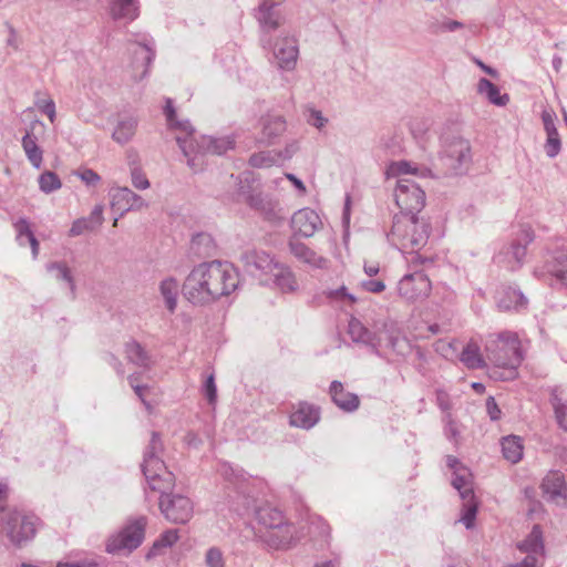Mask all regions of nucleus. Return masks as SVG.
I'll return each instance as SVG.
<instances>
[{
  "label": "nucleus",
  "instance_id": "nucleus-46",
  "mask_svg": "<svg viewBox=\"0 0 567 567\" xmlns=\"http://www.w3.org/2000/svg\"><path fill=\"white\" fill-rule=\"evenodd\" d=\"M39 188L44 194H51L62 187V182L60 177L51 171L43 172L39 178Z\"/></svg>",
  "mask_w": 567,
  "mask_h": 567
},
{
  "label": "nucleus",
  "instance_id": "nucleus-22",
  "mask_svg": "<svg viewBox=\"0 0 567 567\" xmlns=\"http://www.w3.org/2000/svg\"><path fill=\"white\" fill-rule=\"evenodd\" d=\"M534 231L530 227L522 228L517 239L511 244L505 251V259L512 270L522 267L526 256L527 246L534 240Z\"/></svg>",
  "mask_w": 567,
  "mask_h": 567
},
{
  "label": "nucleus",
  "instance_id": "nucleus-60",
  "mask_svg": "<svg viewBox=\"0 0 567 567\" xmlns=\"http://www.w3.org/2000/svg\"><path fill=\"white\" fill-rule=\"evenodd\" d=\"M14 229L18 234V238H21V237H27V238H30L31 236H33V231L31 230L30 228V224L28 221L27 218H19L16 223H14Z\"/></svg>",
  "mask_w": 567,
  "mask_h": 567
},
{
  "label": "nucleus",
  "instance_id": "nucleus-29",
  "mask_svg": "<svg viewBox=\"0 0 567 567\" xmlns=\"http://www.w3.org/2000/svg\"><path fill=\"white\" fill-rule=\"evenodd\" d=\"M137 124L138 120L133 115L120 117L112 133L113 141L121 145L128 143L135 135Z\"/></svg>",
  "mask_w": 567,
  "mask_h": 567
},
{
  "label": "nucleus",
  "instance_id": "nucleus-33",
  "mask_svg": "<svg viewBox=\"0 0 567 567\" xmlns=\"http://www.w3.org/2000/svg\"><path fill=\"white\" fill-rule=\"evenodd\" d=\"M408 174L419 177H439V174L433 173L431 168L424 165H417L416 163L410 161L392 162V176Z\"/></svg>",
  "mask_w": 567,
  "mask_h": 567
},
{
  "label": "nucleus",
  "instance_id": "nucleus-49",
  "mask_svg": "<svg viewBox=\"0 0 567 567\" xmlns=\"http://www.w3.org/2000/svg\"><path fill=\"white\" fill-rule=\"evenodd\" d=\"M463 514L461 517V522L464 524V526L470 529L474 526V520L477 513V504L475 502V497L472 499H463Z\"/></svg>",
  "mask_w": 567,
  "mask_h": 567
},
{
  "label": "nucleus",
  "instance_id": "nucleus-15",
  "mask_svg": "<svg viewBox=\"0 0 567 567\" xmlns=\"http://www.w3.org/2000/svg\"><path fill=\"white\" fill-rule=\"evenodd\" d=\"M235 146V140L230 136H224V137H213V136H202L198 142H196V145L194 147L193 155H197V164L198 166L196 169H193L194 172H197L202 168L203 165V155L206 153L215 154V155H223L228 150L234 148Z\"/></svg>",
  "mask_w": 567,
  "mask_h": 567
},
{
  "label": "nucleus",
  "instance_id": "nucleus-62",
  "mask_svg": "<svg viewBox=\"0 0 567 567\" xmlns=\"http://www.w3.org/2000/svg\"><path fill=\"white\" fill-rule=\"evenodd\" d=\"M328 120L318 110L311 109L309 111L308 123L317 128H322Z\"/></svg>",
  "mask_w": 567,
  "mask_h": 567
},
{
  "label": "nucleus",
  "instance_id": "nucleus-1",
  "mask_svg": "<svg viewBox=\"0 0 567 567\" xmlns=\"http://www.w3.org/2000/svg\"><path fill=\"white\" fill-rule=\"evenodd\" d=\"M164 445L158 432H152L151 440L144 450L142 472L148 486L161 493L159 509L172 523H187L194 512L192 501L181 494L168 493L174 486L175 476L162 460Z\"/></svg>",
  "mask_w": 567,
  "mask_h": 567
},
{
  "label": "nucleus",
  "instance_id": "nucleus-31",
  "mask_svg": "<svg viewBox=\"0 0 567 567\" xmlns=\"http://www.w3.org/2000/svg\"><path fill=\"white\" fill-rule=\"evenodd\" d=\"M348 332L354 342L370 344L374 349L375 353L380 354L378 346L381 341V337H379L377 341L375 336L369 329H367L358 319L352 318L349 321Z\"/></svg>",
  "mask_w": 567,
  "mask_h": 567
},
{
  "label": "nucleus",
  "instance_id": "nucleus-39",
  "mask_svg": "<svg viewBox=\"0 0 567 567\" xmlns=\"http://www.w3.org/2000/svg\"><path fill=\"white\" fill-rule=\"evenodd\" d=\"M237 194L243 196L245 203L248 205L250 196H256L254 184L257 181V176L251 171H245L237 176Z\"/></svg>",
  "mask_w": 567,
  "mask_h": 567
},
{
  "label": "nucleus",
  "instance_id": "nucleus-52",
  "mask_svg": "<svg viewBox=\"0 0 567 567\" xmlns=\"http://www.w3.org/2000/svg\"><path fill=\"white\" fill-rule=\"evenodd\" d=\"M205 563L207 567H225L223 553L217 547H212L206 551Z\"/></svg>",
  "mask_w": 567,
  "mask_h": 567
},
{
  "label": "nucleus",
  "instance_id": "nucleus-18",
  "mask_svg": "<svg viewBox=\"0 0 567 567\" xmlns=\"http://www.w3.org/2000/svg\"><path fill=\"white\" fill-rule=\"evenodd\" d=\"M540 487L548 501L560 506H567V484L563 473L559 471L548 472Z\"/></svg>",
  "mask_w": 567,
  "mask_h": 567
},
{
  "label": "nucleus",
  "instance_id": "nucleus-27",
  "mask_svg": "<svg viewBox=\"0 0 567 567\" xmlns=\"http://www.w3.org/2000/svg\"><path fill=\"white\" fill-rule=\"evenodd\" d=\"M109 12L113 20L132 22L140 16V0H110Z\"/></svg>",
  "mask_w": 567,
  "mask_h": 567
},
{
  "label": "nucleus",
  "instance_id": "nucleus-10",
  "mask_svg": "<svg viewBox=\"0 0 567 567\" xmlns=\"http://www.w3.org/2000/svg\"><path fill=\"white\" fill-rule=\"evenodd\" d=\"M432 289L429 277L419 270L406 274L398 284L399 295L408 301H421L430 296Z\"/></svg>",
  "mask_w": 567,
  "mask_h": 567
},
{
  "label": "nucleus",
  "instance_id": "nucleus-37",
  "mask_svg": "<svg viewBox=\"0 0 567 567\" xmlns=\"http://www.w3.org/2000/svg\"><path fill=\"white\" fill-rule=\"evenodd\" d=\"M460 360L470 369H480L485 365L477 342L471 340L463 349Z\"/></svg>",
  "mask_w": 567,
  "mask_h": 567
},
{
  "label": "nucleus",
  "instance_id": "nucleus-23",
  "mask_svg": "<svg viewBox=\"0 0 567 567\" xmlns=\"http://www.w3.org/2000/svg\"><path fill=\"white\" fill-rule=\"evenodd\" d=\"M172 128L181 130L186 133L185 136H176V142L182 150L184 156L187 158V165L192 169H196L197 164V155H193L194 147L196 145V140L194 137V128L189 121H178L176 117L173 121V125H169Z\"/></svg>",
  "mask_w": 567,
  "mask_h": 567
},
{
  "label": "nucleus",
  "instance_id": "nucleus-50",
  "mask_svg": "<svg viewBox=\"0 0 567 567\" xmlns=\"http://www.w3.org/2000/svg\"><path fill=\"white\" fill-rule=\"evenodd\" d=\"M547 140L545 143V152L548 157L554 158L556 157L561 148V142L558 134V131L548 132L546 133Z\"/></svg>",
  "mask_w": 567,
  "mask_h": 567
},
{
  "label": "nucleus",
  "instance_id": "nucleus-34",
  "mask_svg": "<svg viewBox=\"0 0 567 567\" xmlns=\"http://www.w3.org/2000/svg\"><path fill=\"white\" fill-rule=\"evenodd\" d=\"M110 196L111 206L114 210L120 212V216H123L126 212L131 210V198H134V192L128 187H114L111 189Z\"/></svg>",
  "mask_w": 567,
  "mask_h": 567
},
{
  "label": "nucleus",
  "instance_id": "nucleus-12",
  "mask_svg": "<svg viewBox=\"0 0 567 567\" xmlns=\"http://www.w3.org/2000/svg\"><path fill=\"white\" fill-rule=\"evenodd\" d=\"M261 540L276 550H287L297 543L295 525L282 522L280 526L268 530H259Z\"/></svg>",
  "mask_w": 567,
  "mask_h": 567
},
{
  "label": "nucleus",
  "instance_id": "nucleus-51",
  "mask_svg": "<svg viewBox=\"0 0 567 567\" xmlns=\"http://www.w3.org/2000/svg\"><path fill=\"white\" fill-rule=\"evenodd\" d=\"M322 296L329 301H341V300H349L351 303H354L357 301L355 297L348 292L347 288L344 286L338 288V289H331L323 291Z\"/></svg>",
  "mask_w": 567,
  "mask_h": 567
},
{
  "label": "nucleus",
  "instance_id": "nucleus-19",
  "mask_svg": "<svg viewBox=\"0 0 567 567\" xmlns=\"http://www.w3.org/2000/svg\"><path fill=\"white\" fill-rule=\"evenodd\" d=\"M299 50L295 38L285 37L278 40L274 47V61L284 71H292L296 68Z\"/></svg>",
  "mask_w": 567,
  "mask_h": 567
},
{
  "label": "nucleus",
  "instance_id": "nucleus-26",
  "mask_svg": "<svg viewBox=\"0 0 567 567\" xmlns=\"http://www.w3.org/2000/svg\"><path fill=\"white\" fill-rule=\"evenodd\" d=\"M261 125V135L258 142L267 146L275 144L276 140L282 135L287 128L286 121L280 115H268L262 117Z\"/></svg>",
  "mask_w": 567,
  "mask_h": 567
},
{
  "label": "nucleus",
  "instance_id": "nucleus-24",
  "mask_svg": "<svg viewBox=\"0 0 567 567\" xmlns=\"http://www.w3.org/2000/svg\"><path fill=\"white\" fill-rule=\"evenodd\" d=\"M320 421V409L308 402H299L289 416V424L302 430L312 429Z\"/></svg>",
  "mask_w": 567,
  "mask_h": 567
},
{
  "label": "nucleus",
  "instance_id": "nucleus-14",
  "mask_svg": "<svg viewBox=\"0 0 567 567\" xmlns=\"http://www.w3.org/2000/svg\"><path fill=\"white\" fill-rule=\"evenodd\" d=\"M290 254L300 262L309 266L311 269L326 270L330 266V260L311 249L297 237L291 236L288 240Z\"/></svg>",
  "mask_w": 567,
  "mask_h": 567
},
{
  "label": "nucleus",
  "instance_id": "nucleus-32",
  "mask_svg": "<svg viewBox=\"0 0 567 567\" xmlns=\"http://www.w3.org/2000/svg\"><path fill=\"white\" fill-rule=\"evenodd\" d=\"M179 284L176 278L167 277L159 282L158 290L168 312L174 313L177 308Z\"/></svg>",
  "mask_w": 567,
  "mask_h": 567
},
{
  "label": "nucleus",
  "instance_id": "nucleus-16",
  "mask_svg": "<svg viewBox=\"0 0 567 567\" xmlns=\"http://www.w3.org/2000/svg\"><path fill=\"white\" fill-rule=\"evenodd\" d=\"M260 4L255 12L260 29L264 33L275 31L282 22V14L280 12V4L285 0H260Z\"/></svg>",
  "mask_w": 567,
  "mask_h": 567
},
{
  "label": "nucleus",
  "instance_id": "nucleus-7",
  "mask_svg": "<svg viewBox=\"0 0 567 567\" xmlns=\"http://www.w3.org/2000/svg\"><path fill=\"white\" fill-rule=\"evenodd\" d=\"M472 163L470 142L462 137H453L444 143L440 155L441 173L444 176H455L466 173Z\"/></svg>",
  "mask_w": 567,
  "mask_h": 567
},
{
  "label": "nucleus",
  "instance_id": "nucleus-53",
  "mask_svg": "<svg viewBox=\"0 0 567 567\" xmlns=\"http://www.w3.org/2000/svg\"><path fill=\"white\" fill-rule=\"evenodd\" d=\"M445 426H444V434L447 440L453 442L455 445L460 442V431L457 429L456 423L452 419L451 414H446L444 417Z\"/></svg>",
  "mask_w": 567,
  "mask_h": 567
},
{
  "label": "nucleus",
  "instance_id": "nucleus-35",
  "mask_svg": "<svg viewBox=\"0 0 567 567\" xmlns=\"http://www.w3.org/2000/svg\"><path fill=\"white\" fill-rule=\"evenodd\" d=\"M452 485L457 489L462 499H472L475 497L472 474L467 467L460 468L458 472L453 474Z\"/></svg>",
  "mask_w": 567,
  "mask_h": 567
},
{
  "label": "nucleus",
  "instance_id": "nucleus-63",
  "mask_svg": "<svg viewBox=\"0 0 567 567\" xmlns=\"http://www.w3.org/2000/svg\"><path fill=\"white\" fill-rule=\"evenodd\" d=\"M37 106L43 112L51 122L55 118V104L53 100H41L37 102Z\"/></svg>",
  "mask_w": 567,
  "mask_h": 567
},
{
  "label": "nucleus",
  "instance_id": "nucleus-40",
  "mask_svg": "<svg viewBox=\"0 0 567 567\" xmlns=\"http://www.w3.org/2000/svg\"><path fill=\"white\" fill-rule=\"evenodd\" d=\"M125 353L130 362L143 368L150 365V357L137 341L127 342L125 346Z\"/></svg>",
  "mask_w": 567,
  "mask_h": 567
},
{
  "label": "nucleus",
  "instance_id": "nucleus-48",
  "mask_svg": "<svg viewBox=\"0 0 567 567\" xmlns=\"http://www.w3.org/2000/svg\"><path fill=\"white\" fill-rule=\"evenodd\" d=\"M212 237L207 234H197L192 238L190 248L198 256L208 255L210 251Z\"/></svg>",
  "mask_w": 567,
  "mask_h": 567
},
{
  "label": "nucleus",
  "instance_id": "nucleus-38",
  "mask_svg": "<svg viewBox=\"0 0 567 567\" xmlns=\"http://www.w3.org/2000/svg\"><path fill=\"white\" fill-rule=\"evenodd\" d=\"M504 458L515 464L523 457V445L520 439L515 435L506 436L501 442Z\"/></svg>",
  "mask_w": 567,
  "mask_h": 567
},
{
  "label": "nucleus",
  "instance_id": "nucleus-56",
  "mask_svg": "<svg viewBox=\"0 0 567 567\" xmlns=\"http://www.w3.org/2000/svg\"><path fill=\"white\" fill-rule=\"evenodd\" d=\"M203 393L207 398V400L210 404L215 403V401L217 399V388L215 384L214 374H210L207 377V379L203 385Z\"/></svg>",
  "mask_w": 567,
  "mask_h": 567
},
{
  "label": "nucleus",
  "instance_id": "nucleus-54",
  "mask_svg": "<svg viewBox=\"0 0 567 567\" xmlns=\"http://www.w3.org/2000/svg\"><path fill=\"white\" fill-rule=\"evenodd\" d=\"M93 229H94V225L90 224V220L83 217V218H79L73 221V224L69 230V235L71 237H75V236L82 235L84 231L93 230Z\"/></svg>",
  "mask_w": 567,
  "mask_h": 567
},
{
  "label": "nucleus",
  "instance_id": "nucleus-45",
  "mask_svg": "<svg viewBox=\"0 0 567 567\" xmlns=\"http://www.w3.org/2000/svg\"><path fill=\"white\" fill-rule=\"evenodd\" d=\"M550 401L559 426L567 431V402L559 396L558 389L551 391Z\"/></svg>",
  "mask_w": 567,
  "mask_h": 567
},
{
  "label": "nucleus",
  "instance_id": "nucleus-4",
  "mask_svg": "<svg viewBox=\"0 0 567 567\" xmlns=\"http://www.w3.org/2000/svg\"><path fill=\"white\" fill-rule=\"evenodd\" d=\"M431 225L417 216L398 218L392 223V236L396 237L399 249L405 255L406 262L414 268L432 266V256L421 255L420 250L429 241Z\"/></svg>",
  "mask_w": 567,
  "mask_h": 567
},
{
  "label": "nucleus",
  "instance_id": "nucleus-5",
  "mask_svg": "<svg viewBox=\"0 0 567 567\" xmlns=\"http://www.w3.org/2000/svg\"><path fill=\"white\" fill-rule=\"evenodd\" d=\"M485 353L495 368H503L505 375L502 379H514L517 367L524 360L520 341L516 332L503 331L488 334L485 341Z\"/></svg>",
  "mask_w": 567,
  "mask_h": 567
},
{
  "label": "nucleus",
  "instance_id": "nucleus-58",
  "mask_svg": "<svg viewBox=\"0 0 567 567\" xmlns=\"http://www.w3.org/2000/svg\"><path fill=\"white\" fill-rule=\"evenodd\" d=\"M299 151V144L297 141L288 143L284 150L276 151L278 155V162L290 159Z\"/></svg>",
  "mask_w": 567,
  "mask_h": 567
},
{
  "label": "nucleus",
  "instance_id": "nucleus-3",
  "mask_svg": "<svg viewBox=\"0 0 567 567\" xmlns=\"http://www.w3.org/2000/svg\"><path fill=\"white\" fill-rule=\"evenodd\" d=\"M221 475L229 483L228 493L229 504L234 512L239 515H248L254 513L257 523L265 528V530L278 527L285 522L282 513L271 506H257L256 498L249 494V482L244 473L233 468L231 466L224 465Z\"/></svg>",
  "mask_w": 567,
  "mask_h": 567
},
{
  "label": "nucleus",
  "instance_id": "nucleus-64",
  "mask_svg": "<svg viewBox=\"0 0 567 567\" xmlns=\"http://www.w3.org/2000/svg\"><path fill=\"white\" fill-rule=\"evenodd\" d=\"M361 286L364 290L369 292H381L385 289V284L382 280L377 279H368L361 282Z\"/></svg>",
  "mask_w": 567,
  "mask_h": 567
},
{
  "label": "nucleus",
  "instance_id": "nucleus-2",
  "mask_svg": "<svg viewBox=\"0 0 567 567\" xmlns=\"http://www.w3.org/2000/svg\"><path fill=\"white\" fill-rule=\"evenodd\" d=\"M238 274L233 265L219 260L202 262L186 277L182 292L193 305H206L228 296L238 287Z\"/></svg>",
  "mask_w": 567,
  "mask_h": 567
},
{
  "label": "nucleus",
  "instance_id": "nucleus-11",
  "mask_svg": "<svg viewBox=\"0 0 567 567\" xmlns=\"http://www.w3.org/2000/svg\"><path fill=\"white\" fill-rule=\"evenodd\" d=\"M517 548L526 554V557L512 567H542L545 549L543 543V533L538 525H534L528 536L517 545Z\"/></svg>",
  "mask_w": 567,
  "mask_h": 567
},
{
  "label": "nucleus",
  "instance_id": "nucleus-30",
  "mask_svg": "<svg viewBox=\"0 0 567 567\" xmlns=\"http://www.w3.org/2000/svg\"><path fill=\"white\" fill-rule=\"evenodd\" d=\"M527 299L523 292L512 287L504 288L497 298V307L501 310H518L525 308Z\"/></svg>",
  "mask_w": 567,
  "mask_h": 567
},
{
  "label": "nucleus",
  "instance_id": "nucleus-42",
  "mask_svg": "<svg viewBox=\"0 0 567 567\" xmlns=\"http://www.w3.org/2000/svg\"><path fill=\"white\" fill-rule=\"evenodd\" d=\"M278 270L277 274H275L274 282L278 288H280L284 292H291L295 291L298 287L296 277L293 272L284 266H279V268H276Z\"/></svg>",
  "mask_w": 567,
  "mask_h": 567
},
{
  "label": "nucleus",
  "instance_id": "nucleus-43",
  "mask_svg": "<svg viewBox=\"0 0 567 567\" xmlns=\"http://www.w3.org/2000/svg\"><path fill=\"white\" fill-rule=\"evenodd\" d=\"M248 163L251 167L255 168H267L279 164L276 151H261L254 153L249 157Z\"/></svg>",
  "mask_w": 567,
  "mask_h": 567
},
{
  "label": "nucleus",
  "instance_id": "nucleus-59",
  "mask_svg": "<svg viewBox=\"0 0 567 567\" xmlns=\"http://www.w3.org/2000/svg\"><path fill=\"white\" fill-rule=\"evenodd\" d=\"M76 175L87 186H94V185H96L101 181L100 175L95 171H93L91 168H85V169L79 172Z\"/></svg>",
  "mask_w": 567,
  "mask_h": 567
},
{
  "label": "nucleus",
  "instance_id": "nucleus-8",
  "mask_svg": "<svg viewBox=\"0 0 567 567\" xmlns=\"http://www.w3.org/2000/svg\"><path fill=\"white\" fill-rule=\"evenodd\" d=\"M395 204L400 209L398 218L417 216L425 206V193L413 181L409 178H399L394 189Z\"/></svg>",
  "mask_w": 567,
  "mask_h": 567
},
{
  "label": "nucleus",
  "instance_id": "nucleus-6",
  "mask_svg": "<svg viewBox=\"0 0 567 567\" xmlns=\"http://www.w3.org/2000/svg\"><path fill=\"white\" fill-rule=\"evenodd\" d=\"M39 518L21 511H8L1 517V533L16 547H23L37 533Z\"/></svg>",
  "mask_w": 567,
  "mask_h": 567
},
{
  "label": "nucleus",
  "instance_id": "nucleus-9",
  "mask_svg": "<svg viewBox=\"0 0 567 567\" xmlns=\"http://www.w3.org/2000/svg\"><path fill=\"white\" fill-rule=\"evenodd\" d=\"M147 518L141 516L130 522L116 536L112 537L106 544V551L110 554L126 550L127 553L136 549L145 537Z\"/></svg>",
  "mask_w": 567,
  "mask_h": 567
},
{
  "label": "nucleus",
  "instance_id": "nucleus-21",
  "mask_svg": "<svg viewBox=\"0 0 567 567\" xmlns=\"http://www.w3.org/2000/svg\"><path fill=\"white\" fill-rule=\"evenodd\" d=\"M241 261L246 271L252 276L268 274L275 268H279V265L275 262L274 258L264 250H247L241 255Z\"/></svg>",
  "mask_w": 567,
  "mask_h": 567
},
{
  "label": "nucleus",
  "instance_id": "nucleus-57",
  "mask_svg": "<svg viewBox=\"0 0 567 567\" xmlns=\"http://www.w3.org/2000/svg\"><path fill=\"white\" fill-rule=\"evenodd\" d=\"M132 184L137 189H146L150 187V182L146 176L137 168L131 171Z\"/></svg>",
  "mask_w": 567,
  "mask_h": 567
},
{
  "label": "nucleus",
  "instance_id": "nucleus-25",
  "mask_svg": "<svg viewBox=\"0 0 567 567\" xmlns=\"http://www.w3.org/2000/svg\"><path fill=\"white\" fill-rule=\"evenodd\" d=\"M329 394L332 402L344 412H354L360 405V399L357 394L346 391L340 381H332L329 386Z\"/></svg>",
  "mask_w": 567,
  "mask_h": 567
},
{
  "label": "nucleus",
  "instance_id": "nucleus-36",
  "mask_svg": "<svg viewBox=\"0 0 567 567\" xmlns=\"http://www.w3.org/2000/svg\"><path fill=\"white\" fill-rule=\"evenodd\" d=\"M477 92L485 95L486 99L494 105L505 106L509 102L508 94H501L499 89L489 80L482 78L477 83Z\"/></svg>",
  "mask_w": 567,
  "mask_h": 567
},
{
  "label": "nucleus",
  "instance_id": "nucleus-47",
  "mask_svg": "<svg viewBox=\"0 0 567 567\" xmlns=\"http://www.w3.org/2000/svg\"><path fill=\"white\" fill-rule=\"evenodd\" d=\"M137 44L140 45V50H141L140 53L142 55L141 59H142V66H143L142 74L140 75L138 80H143L147 75L148 68L155 58V51L152 48L153 43H151V42L141 41V42H137Z\"/></svg>",
  "mask_w": 567,
  "mask_h": 567
},
{
  "label": "nucleus",
  "instance_id": "nucleus-41",
  "mask_svg": "<svg viewBox=\"0 0 567 567\" xmlns=\"http://www.w3.org/2000/svg\"><path fill=\"white\" fill-rule=\"evenodd\" d=\"M178 539L177 529L164 532L150 548L146 558L151 559L162 553V549L173 546Z\"/></svg>",
  "mask_w": 567,
  "mask_h": 567
},
{
  "label": "nucleus",
  "instance_id": "nucleus-17",
  "mask_svg": "<svg viewBox=\"0 0 567 567\" xmlns=\"http://www.w3.org/2000/svg\"><path fill=\"white\" fill-rule=\"evenodd\" d=\"M322 226L319 215L311 208H302L296 212L290 220V227L295 237L297 235L309 238Z\"/></svg>",
  "mask_w": 567,
  "mask_h": 567
},
{
  "label": "nucleus",
  "instance_id": "nucleus-13",
  "mask_svg": "<svg viewBox=\"0 0 567 567\" xmlns=\"http://www.w3.org/2000/svg\"><path fill=\"white\" fill-rule=\"evenodd\" d=\"M248 206L274 225H279L285 219V212L279 202L260 190L256 193V196L249 197Z\"/></svg>",
  "mask_w": 567,
  "mask_h": 567
},
{
  "label": "nucleus",
  "instance_id": "nucleus-55",
  "mask_svg": "<svg viewBox=\"0 0 567 567\" xmlns=\"http://www.w3.org/2000/svg\"><path fill=\"white\" fill-rule=\"evenodd\" d=\"M56 567H100V561L96 557H85L75 561H60Z\"/></svg>",
  "mask_w": 567,
  "mask_h": 567
},
{
  "label": "nucleus",
  "instance_id": "nucleus-61",
  "mask_svg": "<svg viewBox=\"0 0 567 567\" xmlns=\"http://www.w3.org/2000/svg\"><path fill=\"white\" fill-rule=\"evenodd\" d=\"M436 403L446 414H451L452 403L450 395L444 390H436Z\"/></svg>",
  "mask_w": 567,
  "mask_h": 567
},
{
  "label": "nucleus",
  "instance_id": "nucleus-28",
  "mask_svg": "<svg viewBox=\"0 0 567 567\" xmlns=\"http://www.w3.org/2000/svg\"><path fill=\"white\" fill-rule=\"evenodd\" d=\"M37 125H41L40 122H34L31 124V127L25 131V134L22 137L21 144L22 148L25 153V156L30 164L39 169L41 168L43 161V151L38 145V137L33 133Z\"/></svg>",
  "mask_w": 567,
  "mask_h": 567
},
{
  "label": "nucleus",
  "instance_id": "nucleus-44",
  "mask_svg": "<svg viewBox=\"0 0 567 567\" xmlns=\"http://www.w3.org/2000/svg\"><path fill=\"white\" fill-rule=\"evenodd\" d=\"M47 270L49 272L54 271L55 278L58 280H63V281L68 282L70 290H71L72 295L74 296V292H75L74 279H73L70 268L64 262H60V261L49 262L47 265Z\"/></svg>",
  "mask_w": 567,
  "mask_h": 567
},
{
  "label": "nucleus",
  "instance_id": "nucleus-20",
  "mask_svg": "<svg viewBox=\"0 0 567 567\" xmlns=\"http://www.w3.org/2000/svg\"><path fill=\"white\" fill-rule=\"evenodd\" d=\"M534 275L537 278H544L549 275L555 278L561 286L567 287V255L563 250H558L551 254L547 259L543 268H536Z\"/></svg>",
  "mask_w": 567,
  "mask_h": 567
}]
</instances>
